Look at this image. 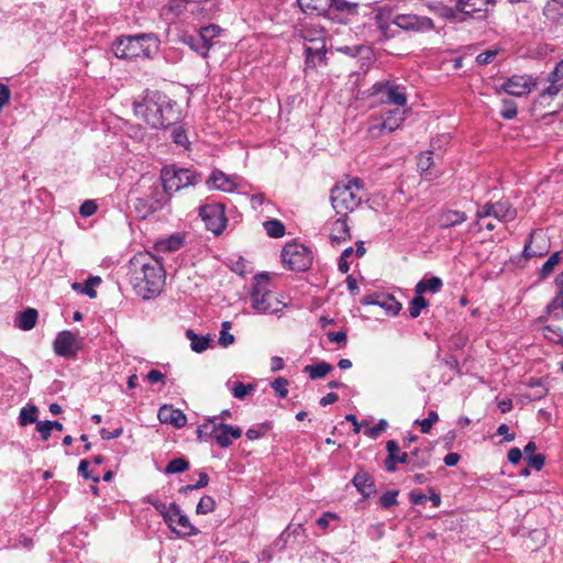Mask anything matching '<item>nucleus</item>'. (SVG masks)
Listing matches in <instances>:
<instances>
[{"instance_id": "10", "label": "nucleus", "mask_w": 563, "mask_h": 563, "mask_svg": "<svg viewBox=\"0 0 563 563\" xmlns=\"http://www.w3.org/2000/svg\"><path fill=\"white\" fill-rule=\"evenodd\" d=\"M199 216L205 222L207 230L220 235L227 227L224 206L220 202L206 203L199 207Z\"/></svg>"}, {"instance_id": "36", "label": "nucleus", "mask_w": 563, "mask_h": 563, "mask_svg": "<svg viewBox=\"0 0 563 563\" xmlns=\"http://www.w3.org/2000/svg\"><path fill=\"white\" fill-rule=\"evenodd\" d=\"M329 11L335 10L338 12L354 14L357 11L358 4L356 2H350L346 0H330L328 1Z\"/></svg>"}, {"instance_id": "20", "label": "nucleus", "mask_w": 563, "mask_h": 563, "mask_svg": "<svg viewBox=\"0 0 563 563\" xmlns=\"http://www.w3.org/2000/svg\"><path fill=\"white\" fill-rule=\"evenodd\" d=\"M467 220V216L459 210H442L437 216V224L440 229H449L462 224Z\"/></svg>"}, {"instance_id": "2", "label": "nucleus", "mask_w": 563, "mask_h": 563, "mask_svg": "<svg viewBox=\"0 0 563 563\" xmlns=\"http://www.w3.org/2000/svg\"><path fill=\"white\" fill-rule=\"evenodd\" d=\"M130 282L139 296L150 299L165 284L163 264L150 252L136 253L129 262Z\"/></svg>"}, {"instance_id": "35", "label": "nucleus", "mask_w": 563, "mask_h": 563, "mask_svg": "<svg viewBox=\"0 0 563 563\" xmlns=\"http://www.w3.org/2000/svg\"><path fill=\"white\" fill-rule=\"evenodd\" d=\"M543 12L552 21L563 16V0H548Z\"/></svg>"}, {"instance_id": "21", "label": "nucleus", "mask_w": 563, "mask_h": 563, "mask_svg": "<svg viewBox=\"0 0 563 563\" xmlns=\"http://www.w3.org/2000/svg\"><path fill=\"white\" fill-rule=\"evenodd\" d=\"M352 483L357 492L364 497L368 498L376 493V486L373 477L364 471L357 472Z\"/></svg>"}, {"instance_id": "45", "label": "nucleus", "mask_w": 563, "mask_h": 563, "mask_svg": "<svg viewBox=\"0 0 563 563\" xmlns=\"http://www.w3.org/2000/svg\"><path fill=\"white\" fill-rule=\"evenodd\" d=\"M37 408L35 406H30L27 408H22L19 415V422L21 426H27L30 423H34L37 420Z\"/></svg>"}, {"instance_id": "46", "label": "nucleus", "mask_w": 563, "mask_h": 563, "mask_svg": "<svg viewBox=\"0 0 563 563\" xmlns=\"http://www.w3.org/2000/svg\"><path fill=\"white\" fill-rule=\"evenodd\" d=\"M254 385L252 384H244L240 380L233 382V385L231 387L232 395L238 399L245 398L251 391L254 390Z\"/></svg>"}, {"instance_id": "28", "label": "nucleus", "mask_w": 563, "mask_h": 563, "mask_svg": "<svg viewBox=\"0 0 563 563\" xmlns=\"http://www.w3.org/2000/svg\"><path fill=\"white\" fill-rule=\"evenodd\" d=\"M180 41L188 45L192 51L200 54L202 57L208 56V45L205 44L203 40H201V36H199L198 32L190 34V33H183L180 35Z\"/></svg>"}, {"instance_id": "56", "label": "nucleus", "mask_w": 563, "mask_h": 563, "mask_svg": "<svg viewBox=\"0 0 563 563\" xmlns=\"http://www.w3.org/2000/svg\"><path fill=\"white\" fill-rule=\"evenodd\" d=\"M388 427V422L385 419H380L376 426L372 428H367L364 433L371 438L376 439L382 432H384Z\"/></svg>"}, {"instance_id": "64", "label": "nucleus", "mask_w": 563, "mask_h": 563, "mask_svg": "<svg viewBox=\"0 0 563 563\" xmlns=\"http://www.w3.org/2000/svg\"><path fill=\"white\" fill-rule=\"evenodd\" d=\"M327 338L330 342L338 343L340 345H345L347 341V335L345 331H330L327 333Z\"/></svg>"}, {"instance_id": "18", "label": "nucleus", "mask_w": 563, "mask_h": 563, "mask_svg": "<svg viewBox=\"0 0 563 563\" xmlns=\"http://www.w3.org/2000/svg\"><path fill=\"white\" fill-rule=\"evenodd\" d=\"M157 418L161 423L170 424L175 428H183L187 423L186 415L180 410L174 408L172 405H163L158 409Z\"/></svg>"}, {"instance_id": "62", "label": "nucleus", "mask_w": 563, "mask_h": 563, "mask_svg": "<svg viewBox=\"0 0 563 563\" xmlns=\"http://www.w3.org/2000/svg\"><path fill=\"white\" fill-rule=\"evenodd\" d=\"M529 467H532L537 471L542 470L545 463V456L543 454H534L527 456Z\"/></svg>"}, {"instance_id": "57", "label": "nucleus", "mask_w": 563, "mask_h": 563, "mask_svg": "<svg viewBox=\"0 0 563 563\" xmlns=\"http://www.w3.org/2000/svg\"><path fill=\"white\" fill-rule=\"evenodd\" d=\"M389 11L385 8L378 9L375 15L378 27L385 33L388 29Z\"/></svg>"}, {"instance_id": "49", "label": "nucleus", "mask_w": 563, "mask_h": 563, "mask_svg": "<svg viewBox=\"0 0 563 563\" xmlns=\"http://www.w3.org/2000/svg\"><path fill=\"white\" fill-rule=\"evenodd\" d=\"M534 240H536V235H534V233H531L529 241H527L525 244L522 254L527 260H529L531 257H541L547 254V250H539V249L534 250L532 247V243Z\"/></svg>"}, {"instance_id": "14", "label": "nucleus", "mask_w": 563, "mask_h": 563, "mask_svg": "<svg viewBox=\"0 0 563 563\" xmlns=\"http://www.w3.org/2000/svg\"><path fill=\"white\" fill-rule=\"evenodd\" d=\"M391 22L402 30L413 32H427L434 27L430 18L416 14H398Z\"/></svg>"}, {"instance_id": "9", "label": "nucleus", "mask_w": 563, "mask_h": 563, "mask_svg": "<svg viewBox=\"0 0 563 563\" xmlns=\"http://www.w3.org/2000/svg\"><path fill=\"white\" fill-rule=\"evenodd\" d=\"M369 96H377L379 102L385 104H395L397 107H405L407 104L405 88L389 80L375 82L369 88Z\"/></svg>"}, {"instance_id": "29", "label": "nucleus", "mask_w": 563, "mask_h": 563, "mask_svg": "<svg viewBox=\"0 0 563 563\" xmlns=\"http://www.w3.org/2000/svg\"><path fill=\"white\" fill-rule=\"evenodd\" d=\"M327 47L325 43L319 44L316 47L307 46L305 48V65L306 69H313L317 66V59L322 60L325 58Z\"/></svg>"}, {"instance_id": "19", "label": "nucleus", "mask_w": 563, "mask_h": 563, "mask_svg": "<svg viewBox=\"0 0 563 563\" xmlns=\"http://www.w3.org/2000/svg\"><path fill=\"white\" fill-rule=\"evenodd\" d=\"M170 508L173 509L174 515L177 517L176 523L179 526V529H176L175 533L179 538L194 537L199 533V530L194 525H191L187 515L181 511L180 507L176 503H172Z\"/></svg>"}, {"instance_id": "16", "label": "nucleus", "mask_w": 563, "mask_h": 563, "mask_svg": "<svg viewBox=\"0 0 563 563\" xmlns=\"http://www.w3.org/2000/svg\"><path fill=\"white\" fill-rule=\"evenodd\" d=\"M532 85L530 76H512L503 84L501 89L508 95L521 97L530 92Z\"/></svg>"}, {"instance_id": "3", "label": "nucleus", "mask_w": 563, "mask_h": 563, "mask_svg": "<svg viewBox=\"0 0 563 563\" xmlns=\"http://www.w3.org/2000/svg\"><path fill=\"white\" fill-rule=\"evenodd\" d=\"M365 197L364 183L358 177H347L334 185L331 189V205L336 214L347 217L354 211Z\"/></svg>"}, {"instance_id": "58", "label": "nucleus", "mask_w": 563, "mask_h": 563, "mask_svg": "<svg viewBox=\"0 0 563 563\" xmlns=\"http://www.w3.org/2000/svg\"><path fill=\"white\" fill-rule=\"evenodd\" d=\"M71 288L80 294L88 296L91 299L97 297V291L95 290L93 287H91V284H88L87 282H85L84 284L74 283L71 285Z\"/></svg>"}, {"instance_id": "5", "label": "nucleus", "mask_w": 563, "mask_h": 563, "mask_svg": "<svg viewBox=\"0 0 563 563\" xmlns=\"http://www.w3.org/2000/svg\"><path fill=\"white\" fill-rule=\"evenodd\" d=\"M157 48L156 37L146 33L121 36L112 44L113 54L122 59L151 57Z\"/></svg>"}, {"instance_id": "32", "label": "nucleus", "mask_w": 563, "mask_h": 563, "mask_svg": "<svg viewBox=\"0 0 563 563\" xmlns=\"http://www.w3.org/2000/svg\"><path fill=\"white\" fill-rule=\"evenodd\" d=\"M332 369L333 367L331 364L322 361L316 364L307 365L303 371L309 375L311 379H320L329 374Z\"/></svg>"}, {"instance_id": "13", "label": "nucleus", "mask_w": 563, "mask_h": 563, "mask_svg": "<svg viewBox=\"0 0 563 563\" xmlns=\"http://www.w3.org/2000/svg\"><path fill=\"white\" fill-rule=\"evenodd\" d=\"M53 349L57 356L73 358L81 349V340L77 333L69 330H63L56 335Z\"/></svg>"}, {"instance_id": "7", "label": "nucleus", "mask_w": 563, "mask_h": 563, "mask_svg": "<svg viewBox=\"0 0 563 563\" xmlns=\"http://www.w3.org/2000/svg\"><path fill=\"white\" fill-rule=\"evenodd\" d=\"M162 181L165 194H172L189 186H196L202 179L201 174L190 168L167 166L162 170Z\"/></svg>"}, {"instance_id": "55", "label": "nucleus", "mask_w": 563, "mask_h": 563, "mask_svg": "<svg viewBox=\"0 0 563 563\" xmlns=\"http://www.w3.org/2000/svg\"><path fill=\"white\" fill-rule=\"evenodd\" d=\"M288 380L285 377H278L272 383V388L279 398H285L288 394Z\"/></svg>"}, {"instance_id": "15", "label": "nucleus", "mask_w": 563, "mask_h": 563, "mask_svg": "<svg viewBox=\"0 0 563 563\" xmlns=\"http://www.w3.org/2000/svg\"><path fill=\"white\" fill-rule=\"evenodd\" d=\"M495 2L496 0H457V7L465 21L467 18H474L476 13L481 14L479 18L485 16Z\"/></svg>"}, {"instance_id": "30", "label": "nucleus", "mask_w": 563, "mask_h": 563, "mask_svg": "<svg viewBox=\"0 0 563 563\" xmlns=\"http://www.w3.org/2000/svg\"><path fill=\"white\" fill-rule=\"evenodd\" d=\"M443 287V282L440 277L433 276L428 279L420 280L415 288L417 295H423L424 292L437 294Z\"/></svg>"}, {"instance_id": "23", "label": "nucleus", "mask_w": 563, "mask_h": 563, "mask_svg": "<svg viewBox=\"0 0 563 563\" xmlns=\"http://www.w3.org/2000/svg\"><path fill=\"white\" fill-rule=\"evenodd\" d=\"M351 239L347 217L340 216L331 227L330 240L334 244H341Z\"/></svg>"}, {"instance_id": "26", "label": "nucleus", "mask_w": 563, "mask_h": 563, "mask_svg": "<svg viewBox=\"0 0 563 563\" xmlns=\"http://www.w3.org/2000/svg\"><path fill=\"white\" fill-rule=\"evenodd\" d=\"M186 338L190 341V347L196 353L205 352L213 341L211 334H197L194 330H186Z\"/></svg>"}, {"instance_id": "52", "label": "nucleus", "mask_w": 563, "mask_h": 563, "mask_svg": "<svg viewBox=\"0 0 563 563\" xmlns=\"http://www.w3.org/2000/svg\"><path fill=\"white\" fill-rule=\"evenodd\" d=\"M517 104L512 100H504L500 115L506 120H511L517 115Z\"/></svg>"}, {"instance_id": "25", "label": "nucleus", "mask_w": 563, "mask_h": 563, "mask_svg": "<svg viewBox=\"0 0 563 563\" xmlns=\"http://www.w3.org/2000/svg\"><path fill=\"white\" fill-rule=\"evenodd\" d=\"M163 203L155 197H141L135 201V210L142 218H146L162 208Z\"/></svg>"}, {"instance_id": "60", "label": "nucleus", "mask_w": 563, "mask_h": 563, "mask_svg": "<svg viewBox=\"0 0 563 563\" xmlns=\"http://www.w3.org/2000/svg\"><path fill=\"white\" fill-rule=\"evenodd\" d=\"M305 529L301 523H290L287 528L280 533V539H285L286 537H297L300 533H303Z\"/></svg>"}, {"instance_id": "40", "label": "nucleus", "mask_w": 563, "mask_h": 563, "mask_svg": "<svg viewBox=\"0 0 563 563\" xmlns=\"http://www.w3.org/2000/svg\"><path fill=\"white\" fill-rule=\"evenodd\" d=\"M429 306V301L422 296L417 295L410 300L409 303V314L412 319H416L420 316L422 309Z\"/></svg>"}, {"instance_id": "51", "label": "nucleus", "mask_w": 563, "mask_h": 563, "mask_svg": "<svg viewBox=\"0 0 563 563\" xmlns=\"http://www.w3.org/2000/svg\"><path fill=\"white\" fill-rule=\"evenodd\" d=\"M399 490H387L379 497V505L383 508H390L397 504V496Z\"/></svg>"}, {"instance_id": "33", "label": "nucleus", "mask_w": 563, "mask_h": 563, "mask_svg": "<svg viewBox=\"0 0 563 563\" xmlns=\"http://www.w3.org/2000/svg\"><path fill=\"white\" fill-rule=\"evenodd\" d=\"M324 34L325 31L322 27L318 26H310V27H303L300 31V37L306 42L322 44L324 42Z\"/></svg>"}, {"instance_id": "31", "label": "nucleus", "mask_w": 563, "mask_h": 563, "mask_svg": "<svg viewBox=\"0 0 563 563\" xmlns=\"http://www.w3.org/2000/svg\"><path fill=\"white\" fill-rule=\"evenodd\" d=\"M378 307L383 308L386 313L395 317L401 310V303L395 299L393 295L382 294L379 301L377 302Z\"/></svg>"}, {"instance_id": "50", "label": "nucleus", "mask_w": 563, "mask_h": 563, "mask_svg": "<svg viewBox=\"0 0 563 563\" xmlns=\"http://www.w3.org/2000/svg\"><path fill=\"white\" fill-rule=\"evenodd\" d=\"M189 0H170L165 9L173 13L175 16L183 14L186 11Z\"/></svg>"}, {"instance_id": "24", "label": "nucleus", "mask_w": 563, "mask_h": 563, "mask_svg": "<svg viewBox=\"0 0 563 563\" xmlns=\"http://www.w3.org/2000/svg\"><path fill=\"white\" fill-rule=\"evenodd\" d=\"M408 456H411L407 463L408 471L424 468L431 462V453L428 450H420L416 448L408 453Z\"/></svg>"}, {"instance_id": "54", "label": "nucleus", "mask_w": 563, "mask_h": 563, "mask_svg": "<svg viewBox=\"0 0 563 563\" xmlns=\"http://www.w3.org/2000/svg\"><path fill=\"white\" fill-rule=\"evenodd\" d=\"M439 420V416L435 411L431 410L428 412V417L422 419L421 421L417 420L420 424V429L422 433H429L433 423H435Z\"/></svg>"}, {"instance_id": "63", "label": "nucleus", "mask_w": 563, "mask_h": 563, "mask_svg": "<svg viewBox=\"0 0 563 563\" xmlns=\"http://www.w3.org/2000/svg\"><path fill=\"white\" fill-rule=\"evenodd\" d=\"M89 462L87 460H81L78 466V472L84 478H90L92 482L98 483L100 481L98 475H92L89 470Z\"/></svg>"}, {"instance_id": "8", "label": "nucleus", "mask_w": 563, "mask_h": 563, "mask_svg": "<svg viewBox=\"0 0 563 563\" xmlns=\"http://www.w3.org/2000/svg\"><path fill=\"white\" fill-rule=\"evenodd\" d=\"M284 264L295 272H306L312 265V252L297 242L287 243L282 251Z\"/></svg>"}, {"instance_id": "11", "label": "nucleus", "mask_w": 563, "mask_h": 563, "mask_svg": "<svg viewBox=\"0 0 563 563\" xmlns=\"http://www.w3.org/2000/svg\"><path fill=\"white\" fill-rule=\"evenodd\" d=\"M406 113L399 108L388 110L379 117H373L368 126L372 135L378 136L384 132L396 131L405 121Z\"/></svg>"}, {"instance_id": "27", "label": "nucleus", "mask_w": 563, "mask_h": 563, "mask_svg": "<svg viewBox=\"0 0 563 563\" xmlns=\"http://www.w3.org/2000/svg\"><path fill=\"white\" fill-rule=\"evenodd\" d=\"M37 318L38 312L36 309L26 308L23 311L19 312L15 319V327L23 331H30L35 327Z\"/></svg>"}, {"instance_id": "61", "label": "nucleus", "mask_w": 563, "mask_h": 563, "mask_svg": "<svg viewBox=\"0 0 563 563\" xmlns=\"http://www.w3.org/2000/svg\"><path fill=\"white\" fill-rule=\"evenodd\" d=\"M98 207L97 203L93 200H86L81 203L79 208V213L81 217H90L96 213Z\"/></svg>"}, {"instance_id": "42", "label": "nucleus", "mask_w": 563, "mask_h": 563, "mask_svg": "<svg viewBox=\"0 0 563 563\" xmlns=\"http://www.w3.org/2000/svg\"><path fill=\"white\" fill-rule=\"evenodd\" d=\"M543 336L550 342L563 345V331L556 325H545L542 328Z\"/></svg>"}, {"instance_id": "59", "label": "nucleus", "mask_w": 563, "mask_h": 563, "mask_svg": "<svg viewBox=\"0 0 563 563\" xmlns=\"http://www.w3.org/2000/svg\"><path fill=\"white\" fill-rule=\"evenodd\" d=\"M143 501L146 503V504H150L152 505L155 510L162 516V515H165V512L168 510V509H172L170 508V504L168 506H166L163 501H161L159 499L153 497V496H145L143 498Z\"/></svg>"}, {"instance_id": "17", "label": "nucleus", "mask_w": 563, "mask_h": 563, "mask_svg": "<svg viewBox=\"0 0 563 563\" xmlns=\"http://www.w3.org/2000/svg\"><path fill=\"white\" fill-rule=\"evenodd\" d=\"M238 176L227 175L222 170L216 169L207 180V186L212 189L232 192L238 188Z\"/></svg>"}, {"instance_id": "43", "label": "nucleus", "mask_w": 563, "mask_h": 563, "mask_svg": "<svg viewBox=\"0 0 563 563\" xmlns=\"http://www.w3.org/2000/svg\"><path fill=\"white\" fill-rule=\"evenodd\" d=\"M189 461L185 457H177L169 461L165 467L166 474H179L189 468Z\"/></svg>"}, {"instance_id": "53", "label": "nucleus", "mask_w": 563, "mask_h": 563, "mask_svg": "<svg viewBox=\"0 0 563 563\" xmlns=\"http://www.w3.org/2000/svg\"><path fill=\"white\" fill-rule=\"evenodd\" d=\"M418 168L421 173H427L433 165L432 152L427 151L419 155L418 157Z\"/></svg>"}, {"instance_id": "37", "label": "nucleus", "mask_w": 563, "mask_h": 563, "mask_svg": "<svg viewBox=\"0 0 563 563\" xmlns=\"http://www.w3.org/2000/svg\"><path fill=\"white\" fill-rule=\"evenodd\" d=\"M263 227L268 236L278 239L285 235V225L277 219H271L263 223Z\"/></svg>"}, {"instance_id": "34", "label": "nucleus", "mask_w": 563, "mask_h": 563, "mask_svg": "<svg viewBox=\"0 0 563 563\" xmlns=\"http://www.w3.org/2000/svg\"><path fill=\"white\" fill-rule=\"evenodd\" d=\"M547 314L554 320L563 319V294H558L547 306Z\"/></svg>"}, {"instance_id": "38", "label": "nucleus", "mask_w": 563, "mask_h": 563, "mask_svg": "<svg viewBox=\"0 0 563 563\" xmlns=\"http://www.w3.org/2000/svg\"><path fill=\"white\" fill-rule=\"evenodd\" d=\"M386 450L388 453L387 459L384 462V466L387 472H395L397 470V462L395 461V454L398 453V443L395 440H389L386 443Z\"/></svg>"}, {"instance_id": "48", "label": "nucleus", "mask_w": 563, "mask_h": 563, "mask_svg": "<svg viewBox=\"0 0 563 563\" xmlns=\"http://www.w3.org/2000/svg\"><path fill=\"white\" fill-rule=\"evenodd\" d=\"M172 140L176 145L183 146L185 148H187L189 145L187 133L181 125L174 124V129L172 131Z\"/></svg>"}, {"instance_id": "22", "label": "nucleus", "mask_w": 563, "mask_h": 563, "mask_svg": "<svg viewBox=\"0 0 563 563\" xmlns=\"http://www.w3.org/2000/svg\"><path fill=\"white\" fill-rule=\"evenodd\" d=\"M431 10L441 19L450 21L452 23H463L464 15L460 11L457 7V0H455V5L450 7L442 3H438L431 7Z\"/></svg>"}, {"instance_id": "44", "label": "nucleus", "mask_w": 563, "mask_h": 563, "mask_svg": "<svg viewBox=\"0 0 563 563\" xmlns=\"http://www.w3.org/2000/svg\"><path fill=\"white\" fill-rule=\"evenodd\" d=\"M561 261V252H554L540 268V277L547 278L554 271L555 266Z\"/></svg>"}, {"instance_id": "12", "label": "nucleus", "mask_w": 563, "mask_h": 563, "mask_svg": "<svg viewBox=\"0 0 563 563\" xmlns=\"http://www.w3.org/2000/svg\"><path fill=\"white\" fill-rule=\"evenodd\" d=\"M494 217L501 222H510L517 217V210L507 200L487 202L476 211V225L484 218Z\"/></svg>"}, {"instance_id": "41", "label": "nucleus", "mask_w": 563, "mask_h": 563, "mask_svg": "<svg viewBox=\"0 0 563 563\" xmlns=\"http://www.w3.org/2000/svg\"><path fill=\"white\" fill-rule=\"evenodd\" d=\"M550 85L540 95L542 100L556 96L563 87V79H554L552 73L549 75Z\"/></svg>"}, {"instance_id": "39", "label": "nucleus", "mask_w": 563, "mask_h": 563, "mask_svg": "<svg viewBox=\"0 0 563 563\" xmlns=\"http://www.w3.org/2000/svg\"><path fill=\"white\" fill-rule=\"evenodd\" d=\"M221 32V27L216 24H209L207 26L200 27L198 31L199 36H201V40H203L205 44L208 45V48L210 49L212 46V40L217 36H219Z\"/></svg>"}, {"instance_id": "47", "label": "nucleus", "mask_w": 563, "mask_h": 563, "mask_svg": "<svg viewBox=\"0 0 563 563\" xmlns=\"http://www.w3.org/2000/svg\"><path fill=\"white\" fill-rule=\"evenodd\" d=\"M214 509H216V500L213 499V497H211L209 495H205L200 498V500L196 507V512L198 515H207V514L212 512Z\"/></svg>"}, {"instance_id": "1", "label": "nucleus", "mask_w": 563, "mask_h": 563, "mask_svg": "<svg viewBox=\"0 0 563 563\" xmlns=\"http://www.w3.org/2000/svg\"><path fill=\"white\" fill-rule=\"evenodd\" d=\"M134 114L152 129H167L180 120L178 103L157 90H146L141 99L133 101Z\"/></svg>"}, {"instance_id": "6", "label": "nucleus", "mask_w": 563, "mask_h": 563, "mask_svg": "<svg viewBox=\"0 0 563 563\" xmlns=\"http://www.w3.org/2000/svg\"><path fill=\"white\" fill-rule=\"evenodd\" d=\"M242 437V429L219 421V417H210L197 429V438L200 441L214 439L219 446L225 449L232 445L234 440Z\"/></svg>"}, {"instance_id": "4", "label": "nucleus", "mask_w": 563, "mask_h": 563, "mask_svg": "<svg viewBox=\"0 0 563 563\" xmlns=\"http://www.w3.org/2000/svg\"><path fill=\"white\" fill-rule=\"evenodd\" d=\"M249 296L252 309L258 314L279 316L286 308V305L272 291L267 273H260L253 277Z\"/></svg>"}]
</instances>
